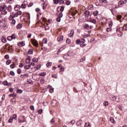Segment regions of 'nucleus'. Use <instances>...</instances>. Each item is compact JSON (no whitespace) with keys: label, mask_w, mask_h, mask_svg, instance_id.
I'll use <instances>...</instances> for the list:
<instances>
[{"label":"nucleus","mask_w":127,"mask_h":127,"mask_svg":"<svg viewBox=\"0 0 127 127\" xmlns=\"http://www.w3.org/2000/svg\"><path fill=\"white\" fill-rule=\"evenodd\" d=\"M89 36H90V35L89 34L83 35V37H84V38H87V37H89Z\"/></svg>","instance_id":"obj_55"},{"label":"nucleus","mask_w":127,"mask_h":127,"mask_svg":"<svg viewBox=\"0 0 127 127\" xmlns=\"http://www.w3.org/2000/svg\"><path fill=\"white\" fill-rule=\"evenodd\" d=\"M84 127H91V124L89 122L86 123Z\"/></svg>","instance_id":"obj_22"},{"label":"nucleus","mask_w":127,"mask_h":127,"mask_svg":"<svg viewBox=\"0 0 127 127\" xmlns=\"http://www.w3.org/2000/svg\"><path fill=\"white\" fill-rule=\"evenodd\" d=\"M55 123V119L54 118H53L51 120V124H52L53 125Z\"/></svg>","instance_id":"obj_43"},{"label":"nucleus","mask_w":127,"mask_h":127,"mask_svg":"<svg viewBox=\"0 0 127 127\" xmlns=\"http://www.w3.org/2000/svg\"><path fill=\"white\" fill-rule=\"evenodd\" d=\"M13 118H12V117H10L8 120V123H9L10 124L12 123V122H13Z\"/></svg>","instance_id":"obj_31"},{"label":"nucleus","mask_w":127,"mask_h":127,"mask_svg":"<svg viewBox=\"0 0 127 127\" xmlns=\"http://www.w3.org/2000/svg\"><path fill=\"white\" fill-rule=\"evenodd\" d=\"M24 65L23 64H22V63H20L19 64V66L20 67V68H22V67H23Z\"/></svg>","instance_id":"obj_57"},{"label":"nucleus","mask_w":127,"mask_h":127,"mask_svg":"<svg viewBox=\"0 0 127 127\" xmlns=\"http://www.w3.org/2000/svg\"><path fill=\"white\" fill-rule=\"evenodd\" d=\"M32 61L34 63H37V62H38V60L36 58H34L32 59Z\"/></svg>","instance_id":"obj_24"},{"label":"nucleus","mask_w":127,"mask_h":127,"mask_svg":"<svg viewBox=\"0 0 127 127\" xmlns=\"http://www.w3.org/2000/svg\"><path fill=\"white\" fill-rule=\"evenodd\" d=\"M20 47H22V46H24L25 45V43L24 42H22L18 44Z\"/></svg>","instance_id":"obj_21"},{"label":"nucleus","mask_w":127,"mask_h":127,"mask_svg":"<svg viewBox=\"0 0 127 127\" xmlns=\"http://www.w3.org/2000/svg\"><path fill=\"white\" fill-rule=\"evenodd\" d=\"M31 42L34 46H35L36 47H37V46H38V42H37V41L31 40Z\"/></svg>","instance_id":"obj_5"},{"label":"nucleus","mask_w":127,"mask_h":127,"mask_svg":"<svg viewBox=\"0 0 127 127\" xmlns=\"http://www.w3.org/2000/svg\"><path fill=\"white\" fill-rule=\"evenodd\" d=\"M51 65H52V63L51 62L48 63V64H46L47 67H51Z\"/></svg>","instance_id":"obj_34"},{"label":"nucleus","mask_w":127,"mask_h":127,"mask_svg":"<svg viewBox=\"0 0 127 127\" xmlns=\"http://www.w3.org/2000/svg\"><path fill=\"white\" fill-rule=\"evenodd\" d=\"M30 109H31V110H32V111H34V106H31L30 107Z\"/></svg>","instance_id":"obj_63"},{"label":"nucleus","mask_w":127,"mask_h":127,"mask_svg":"<svg viewBox=\"0 0 127 127\" xmlns=\"http://www.w3.org/2000/svg\"><path fill=\"white\" fill-rule=\"evenodd\" d=\"M63 71H64V68L61 67L60 71V74H63Z\"/></svg>","instance_id":"obj_46"},{"label":"nucleus","mask_w":127,"mask_h":127,"mask_svg":"<svg viewBox=\"0 0 127 127\" xmlns=\"http://www.w3.org/2000/svg\"><path fill=\"white\" fill-rule=\"evenodd\" d=\"M88 22H91V23H93L94 24H97V20L95 19H90Z\"/></svg>","instance_id":"obj_8"},{"label":"nucleus","mask_w":127,"mask_h":127,"mask_svg":"<svg viewBox=\"0 0 127 127\" xmlns=\"http://www.w3.org/2000/svg\"><path fill=\"white\" fill-rule=\"evenodd\" d=\"M17 72L18 74H20V73H21V69L18 68L17 70Z\"/></svg>","instance_id":"obj_58"},{"label":"nucleus","mask_w":127,"mask_h":127,"mask_svg":"<svg viewBox=\"0 0 127 127\" xmlns=\"http://www.w3.org/2000/svg\"><path fill=\"white\" fill-rule=\"evenodd\" d=\"M64 6H59L57 7V10H58V11H61V12H62V11H64Z\"/></svg>","instance_id":"obj_6"},{"label":"nucleus","mask_w":127,"mask_h":127,"mask_svg":"<svg viewBox=\"0 0 127 127\" xmlns=\"http://www.w3.org/2000/svg\"><path fill=\"white\" fill-rule=\"evenodd\" d=\"M66 43H67V44H70V43H71V40H70V39H66Z\"/></svg>","instance_id":"obj_42"},{"label":"nucleus","mask_w":127,"mask_h":127,"mask_svg":"<svg viewBox=\"0 0 127 127\" xmlns=\"http://www.w3.org/2000/svg\"><path fill=\"white\" fill-rule=\"evenodd\" d=\"M59 0H54V3L55 4H58Z\"/></svg>","instance_id":"obj_49"},{"label":"nucleus","mask_w":127,"mask_h":127,"mask_svg":"<svg viewBox=\"0 0 127 127\" xmlns=\"http://www.w3.org/2000/svg\"><path fill=\"white\" fill-rule=\"evenodd\" d=\"M65 48H66V46H63L62 48H61L58 51L57 55H59V54H60V53L61 52V51H63V50H64V49H65Z\"/></svg>","instance_id":"obj_7"},{"label":"nucleus","mask_w":127,"mask_h":127,"mask_svg":"<svg viewBox=\"0 0 127 127\" xmlns=\"http://www.w3.org/2000/svg\"><path fill=\"white\" fill-rule=\"evenodd\" d=\"M25 61L27 64H29V63H30V61H31V59L29 57H28L26 59Z\"/></svg>","instance_id":"obj_14"},{"label":"nucleus","mask_w":127,"mask_h":127,"mask_svg":"<svg viewBox=\"0 0 127 127\" xmlns=\"http://www.w3.org/2000/svg\"><path fill=\"white\" fill-rule=\"evenodd\" d=\"M10 63H11V60H8L7 61H6V65H9Z\"/></svg>","instance_id":"obj_44"},{"label":"nucleus","mask_w":127,"mask_h":127,"mask_svg":"<svg viewBox=\"0 0 127 127\" xmlns=\"http://www.w3.org/2000/svg\"><path fill=\"white\" fill-rule=\"evenodd\" d=\"M58 17H60V18H61V17H63V13H62V12H61L59 15H58Z\"/></svg>","instance_id":"obj_33"},{"label":"nucleus","mask_w":127,"mask_h":127,"mask_svg":"<svg viewBox=\"0 0 127 127\" xmlns=\"http://www.w3.org/2000/svg\"><path fill=\"white\" fill-rule=\"evenodd\" d=\"M15 14L16 16V17H17V16H18V15H21V14H22V12L20 10H19L18 11H17L16 13H15Z\"/></svg>","instance_id":"obj_10"},{"label":"nucleus","mask_w":127,"mask_h":127,"mask_svg":"<svg viewBox=\"0 0 127 127\" xmlns=\"http://www.w3.org/2000/svg\"><path fill=\"white\" fill-rule=\"evenodd\" d=\"M33 54V51L32 50H29L28 54L31 55Z\"/></svg>","instance_id":"obj_48"},{"label":"nucleus","mask_w":127,"mask_h":127,"mask_svg":"<svg viewBox=\"0 0 127 127\" xmlns=\"http://www.w3.org/2000/svg\"><path fill=\"white\" fill-rule=\"evenodd\" d=\"M17 15L15 14V13H14V12H12L11 13H10V16L9 17V20H12V19L14 18V17H16Z\"/></svg>","instance_id":"obj_3"},{"label":"nucleus","mask_w":127,"mask_h":127,"mask_svg":"<svg viewBox=\"0 0 127 127\" xmlns=\"http://www.w3.org/2000/svg\"><path fill=\"white\" fill-rule=\"evenodd\" d=\"M71 12H72V15H75L76 13H78V11L76 10H74L73 11L71 9Z\"/></svg>","instance_id":"obj_17"},{"label":"nucleus","mask_w":127,"mask_h":127,"mask_svg":"<svg viewBox=\"0 0 127 127\" xmlns=\"http://www.w3.org/2000/svg\"><path fill=\"white\" fill-rule=\"evenodd\" d=\"M98 14H99V11L96 10L93 12V15L94 16H97V15H98Z\"/></svg>","instance_id":"obj_30"},{"label":"nucleus","mask_w":127,"mask_h":127,"mask_svg":"<svg viewBox=\"0 0 127 127\" xmlns=\"http://www.w3.org/2000/svg\"><path fill=\"white\" fill-rule=\"evenodd\" d=\"M59 4L62 5L64 3V0H59Z\"/></svg>","instance_id":"obj_27"},{"label":"nucleus","mask_w":127,"mask_h":127,"mask_svg":"<svg viewBox=\"0 0 127 127\" xmlns=\"http://www.w3.org/2000/svg\"><path fill=\"white\" fill-rule=\"evenodd\" d=\"M46 75V72H41L40 73V76H41L44 77V76H45Z\"/></svg>","instance_id":"obj_39"},{"label":"nucleus","mask_w":127,"mask_h":127,"mask_svg":"<svg viewBox=\"0 0 127 127\" xmlns=\"http://www.w3.org/2000/svg\"><path fill=\"white\" fill-rule=\"evenodd\" d=\"M85 39H82L80 40V44L85 43Z\"/></svg>","instance_id":"obj_60"},{"label":"nucleus","mask_w":127,"mask_h":127,"mask_svg":"<svg viewBox=\"0 0 127 127\" xmlns=\"http://www.w3.org/2000/svg\"><path fill=\"white\" fill-rule=\"evenodd\" d=\"M28 4L27 1H24L21 5V8H25Z\"/></svg>","instance_id":"obj_4"},{"label":"nucleus","mask_w":127,"mask_h":127,"mask_svg":"<svg viewBox=\"0 0 127 127\" xmlns=\"http://www.w3.org/2000/svg\"><path fill=\"white\" fill-rule=\"evenodd\" d=\"M49 91L50 93H54V89L53 88H50Z\"/></svg>","instance_id":"obj_53"},{"label":"nucleus","mask_w":127,"mask_h":127,"mask_svg":"<svg viewBox=\"0 0 127 127\" xmlns=\"http://www.w3.org/2000/svg\"><path fill=\"white\" fill-rule=\"evenodd\" d=\"M15 23H16L15 20H12L11 22V25L14 26V25H15Z\"/></svg>","instance_id":"obj_29"},{"label":"nucleus","mask_w":127,"mask_h":127,"mask_svg":"<svg viewBox=\"0 0 127 127\" xmlns=\"http://www.w3.org/2000/svg\"><path fill=\"white\" fill-rule=\"evenodd\" d=\"M10 75H11V76H14V75H15L14 72H13V71H11L10 72Z\"/></svg>","instance_id":"obj_62"},{"label":"nucleus","mask_w":127,"mask_h":127,"mask_svg":"<svg viewBox=\"0 0 127 127\" xmlns=\"http://www.w3.org/2000/svg\"><path fill=\"white\" fill-rule=\"evenodd\" d=\"M70 3H71V2L69 0H67L65 2V4H66V5H69Z\"/></svg>","instance_id":"obj_54"},{"label":"nucleus","mask_w":127,"mask_h":127,"mask_svg":"<svg viewBox=\"0 0 127 127\" xmlns=\"http://www.w3.org/2000/svg\"><path fill=\"white\" fill-rule=\"evenodd\" d=\"M84 15L87 16L88 15V14H90V11H85L84 13Z\"/></svg>","instance_id":"obj_37"},{"label":"nucleus","mask_w":127,"mask_h":127,"mask_svg":"<svg viewBox=\"0 0 127 127\" xmlns=\"http://www.w3.org/2000/svg\"><path fill=\"white\" fill-rule=\"evenodd\" d=\"M64 39V38L63 36H61L58 38L57 40H58V41L59 42L60 41H62V40H63Z\"/></svg>","instance_id":"obj_15"},{"label":"nucleus","mask_w":127,"mask_h":127,"mask_svg":"<svg viewBox=\"0 0 127 127\" xmlns=\"http://www.w3.org/2000/svg\"><path fill=\"white\" fill-rule=\"evenodd\" d=\"M80 47H85V46H86V44H80Z\"/></svg>","instance_id":"obj_64"},{"label":"nucleus","mask_w":127,"mask_h":127,"mask_svg":"<svg viewBox=\"0 0 127 127\" xmlns=\"http://www.w3.org/2000/svg\"><path fill=\"white\" fill-rule=\"evenodd\" d=\"M82 124V121L79 120L77 122L76 125L77 126H80Z\"/></svg>","instance_id":"obj_36"},{"label":"nucleus","mask_w":127,"mask_h":127,"mask_svg":"<svg viewBox=\"0 0 127 127\" xmlns=\"http://www.w3.org/2000/svg\"><path fill=\"white\" fill-rule=\"evenodd\" d=\"M83 28H85V29H89V24L85 23L83 25Z\"/></svg>","instance_id":"obj_12"},{"label":"nucleus","mask_w":127,"mask_h":127,"mask_svg":"<svg viewBox=\"0 0 127 127\" xmlns=\"http://www.w3.org/2000/svg\"><path fill=\"white\" fill-rule=\"evenodd\" d=\"M3 84L4 86H9L10 83H7V81L5 80L3 82Z\"/></svg>","instance_id":"obj_28"},{"label":"nucleus","mask_w":127,"mask_h":127,"mask_svg":"<svg viewBox=\"0 0 127 127\" xmlns=\"http://www.w3.org/2000/svg\"><path fill=\"white\" fill-rule=\"evenodd\" d=\"M29 75L28 73H25L24 74H21L20 77L21 78H27L28 77Z\"/></svg>","instance_id":"obj_11"},{"label":"nucleus","mask_w":127,"mask_h":127,"mask_svg":"<svg viewBox=\"0 0 127 127\" xmlns=\"http://www.w3.org/2000/svg\"><path fill=\"white\" fill-rule=\"evenodd\" d=\"M9 97H16V94L15 93L11 94L9 95Z\"/></svg>","instance_id":"obj_47"},{"label":"nucleus","mask_w":127,"mask_h":127,"mask_svg":"<svg viewBox=\"0 0 127 127\" xmlns=\"http://www.w3.org/2000/svg\"><path fill=\"white\" fill-rule=\"evenodd\" d=\"M49 28L50 27H49V26H48V24H47L46 26H45V30H48Z\"/></svg>","instance_id":"obj_50"},{"label":"nucleus","mask_w":127,"mask_h":127,"mask_svg":"<svg viewBox=\"0 0 127 127\" xmlns=\"http://www.w3.org/2000/svg\"><path fill=\"white\" fill-rule=\"evenodd\" d=\"M103 104L104 106H105V107H107V106H109V102L107 101H104Z\"/></svg>","instance_id":"obj_41"},{"label":"nucleus","mask_w":127,"mask_h":127,"mask_svg":"<svg viewBox=\"0 0 127 127\" xmlns=\"http://www.w3.org/2000/svg\"><path fill=\"white\" fill-rule=\"evenodd\" d=\"M7 39L9 41H11V40H12V38H11V36H8L7 37Z\"/></svg>","instance_id":"obj_45"},{"label":"nucleus","mask_w":127,"mask_h":127,"mask_svg":"<svg viewBox=\"0 0 127 127\" xmlns=\"http://www.w3.org/2000/svg\"><path fill=\"white\" fill-rule=\"evenodd\" d=\"M1 41H2V42H3V43H6V39L5 38V37H2L1 38Z\"/></svg>","instance_id":"obj_20"},{"label":"nucleus","mask_w":127,"mask_h":127,"mask_svg":"<svg viewBox=\"0 0 127 127\" xmlns=\"http://www.w3.org/2000/svg\"><path fill=\"white\" fill-rule=\"evenodd\" d=\"M76 43V44H81V40H77Z\"/></svg>","instance_id":"obj_56"},{"label":"nucleus","mask_w":127,"mask_h":127,"mask_svg":"<svg viewBox=\"0 0 127 127\" xmlns=\"http://www.w3.org/2000/svg\"><path fill=\"white\" fill-rule=\"evenodd\" d=\"M122 30H127V24H125L122 27Z\"/></svg>","instance_id":"obj_18"},{"label":"nucleus","mask_w":127,"mask_h":127,"mask_svg":"<svg viewBox=\"0 0 127 127\" xmlns=\"http://www.w3.org/2000/svg\"><path fill=\"white\" fill-rule=\"evenodd\" d=\"M22 27V25L21 24L19 23L16 26L17 29H20V28Z\"/></svg>","instance_id":"obj_25"},{"label":"nucleus","mask_w":127,"mask_h":127,"mask_svg":"<svg viewBox=\"0 0 127 127\" xmlns=\"http://www.w3.org/2000/svg\"><path fill=\"white\" fill-rule=\"evenodd\" d=\"M23 120H21L20 119H19L18 123L19 124H21V123H25L26 122V120H25V119H24V116H23Z\"/></svg>","instance_id":"obj_13"},{"label":"nucleus","mask_w":127,"mask_h":127,"mask_svg":"<svg viewBox=\"0 0 127 127\" xmlns=\"http://www.w3.org/2000/svg\"><path fill=\"white\" fill-rule=\"evenodd\" d=\"M6 9L9 11V12H10L11 10H12V8L11 7V5H9L8 6H6Z\"/></svg>","instance_id":"obj_9"},{"label":"nucleus","mask_w":127,"mask_h":127,"mask_svg":"<svg viewBox=\"0 0 127 127\" xmlns=\"http://www.w3.org/2000/svg\"><path fill=\"white\" fill-rule=\"evenodd\" d=\"M30 65H25L24 66V69H25V70H28V69H30Z\"/></svg>","instance_id":"obj_23"},{"label":"nucleus","mask_w":127,"mask_h":127,"mask_svg":"<svg viewBox=\"0 0 127 127\" xmlns=\"http://www.w3.org/2000/svg\"><path fill=\"white\" fill-rule=\"evenodd\" d=\"M6 5H4L3 6H0V11H1V14L3 15H5L7 14V11H6Z\"/></svg>","instance_id":"obj_1"},{"label":"nucleus","mask_w":127,"mask_h":127,"mask_svg":"<svg viewBox=\"0 0 127 127\" xmlns=\"http://www.w3.org/2000/svg\"><path fill=\"white\" fill-rule=\"evenodd\" d=\"M113 100V101H116V102H119V99H117V97L114 96L112 97Z\"/></svg>","instance_id":"obj_38"},{"label":"nucleus","mask_w":127,"mask_h":127,"mask_svg":"<svg viewBox=\"0 0 127 127\" xmlns=\"http://www.w3.org/2000/svg\"><path fill=\"white\" fill-rule=\"evenodd\" d=\"M56 20L58 22H60V21H61V18L58 17L57 18Z\"/></svg>","instance_id":"obj_52"},{"label":"nucleus","mask_w":127,"mask_h":127,"mask_svg":"<svg viewBox=\"0 0 127 127\" xmlns=\"http://www.w3.org/2000/svg\"><path fill=\"white\" fill-rule=\"evenodd\" d=\"M15 36H16L15 34H13L11 35V37L12 39H15Z\"/></svg>","instance_id":"obj_51"},{"label":"nucleus","mask_w":127,"mask_h":127,"mask_svg":"<svg viewBox=\"0 0 127 127\" xmlns=\"http://www.w3.org/2000/svg\"><path fill=\"white\" fill-rule=\"evenodd\" d=\"M111 30H112L111 27H109V28H107L106 29V30L108 31V32H109V31H111Z\"/></svg>","instance_id":"obj_59"},{"label":"nucleus","mask_w":127,"mask_h":127,"mask_svg":"<svg viewBox=\"0 0 127 127\" xmlns=\"http://www.w3.org/2000/svg\"><path fill=\"white\" fill-rule=\"evenodd\" d=\"M117 19H121L122 18V15H118L117 16Z\"/></svg>","instance_id":"obj_61"},{"label":"nucleus","mask_w":127,"mask_h":127,"mask_svg":"<svg viewBox=\"0 0 127 127\" xmlns=\"http://www.w3.org/2000/svg\"><path fill=\"white\" fill-rule=\"evenodd\" d=\"M42 43L44 44H46V43H47V39H44L43 40H42Z\"/></svg>","instance_id":"obj_35"},{"label":"nucleus","mask_w":127,"mask_h":127,"mask_svg":"<svg viewBox=\"0 0 127 127\" xmlns=\"http://www.w3.org/2000/svg\"><path fill=\"white\" fill-rule=\"evenodd\" d=\"M68 36L69 37H73V36H74V31L73 30L70 31V32Z\"/></svg>","instance_id":"obj_16"},{"label":"nucleus","mask_w":127,"mask_h":127,"mask_svg":"<svg viewBox=\"0 0 127 127\" xmlns=\"http://www.w3.org/2000/svg\"><path fill=\"white\" fill-rule=\"evenodd\" d=\"M109 27H112L113 26V22L112 21L109 22Z\"/></svg>","instance_id":"obj_40"},{"label":"nucleus","mask_w":127,"mask_h":127,"mask_svg":"<svg viewBox=\"0 0 127 127\" xmlns=\"http://www.w3.org/2000/svg\"><path fill=\"white\" fill-rule=\"evenodd\" d=\"M51 105L52 106V107H56V106H57L56 101H55V100L53 101L51 103Z\"/></svg>","instance_id":"obj_19"},{"label":"nucleus","mask_w":127,"mask_h":127,"mask_svg":"<svg viewBox=\"0 0 127 127\" xmlns=\"http://www.w3.org/2000/svg\"><path fill=\"white\" fill-rule=\"evenodd\" d=\"M0 27L2 28V29H5L6 27H7V24L5 21H0Z\"/></svg>","instance_id":"obj_2"},{"label":"nucleus","mask_w":127,"mask_h":127,"mask_svg":"<svg viewBox=\"0 0 127 127\" xmlns=\"http://www.w3.org/2000/svg\"><path fill=\"white\" fill-rule=\"evenodd\" d=\"M12 118L15 121H16L17 119V116L16 114H14L13 115Z\"/></svg>","instance_id":"obj_32"},{"label":"nucleus","mask_w":127,"mask_h":127,"mask_svg":"<svg viewBox=\"0 0 127 127\" xmlns=\"http://www.w3.org/2000/svg\"><path fill=\"white\" fill-rule=\"evenodd\" d=\"M110 122H111L112 124H116V121H115V119L113 117H111Z\"/></svg>","instance_id":"obj_26"}]
</instances>
